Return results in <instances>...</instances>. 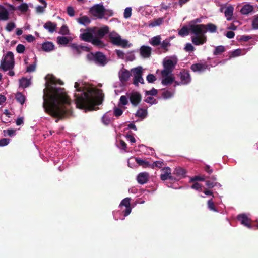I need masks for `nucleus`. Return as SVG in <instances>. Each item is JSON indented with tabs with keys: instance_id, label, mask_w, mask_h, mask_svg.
<instances>
[{
	"instance_id": "ea45409f",
	"label": "nucleus",
	"mask_w": 258,
	"mask_h": 258,
	"mask_svg": "<svg viewBox=\"0 0 258 258\" xmlns=\"http://www.w3.org/2000/svg\"><path fill=\"white\" fill-rule=\"evenodd\" d=\"M161 48L166 51L168 50V48L170 46V39H166L162 42H161Z\"/></svg>"
},
{
	"instance_id": "4be33fe9",
	"label": "nucleus",
	"mask_w": 258,
	"mask_h": 258,
	"mask_svg": "<svg viewBox=\"0 0 258 258\" xmlns=\"http://www.w3.org/2000/svg\"><path fill=\"white\" fill-rule=\"evenodd\" d=\"M152 48L150 46L143 45L140 49L141 56L144 58H149L151 53Z\"/></svg>"
},
{
	"instance_id": "5701e85b",
	"label": "nucleus",
	"mask_w": 258,
	"mask_h": 258,
	"mask_svg": "<svg viewBox=\"0 0 258 258\" xmlns=\"http://www.w3.org/2000/svg\"><path fill=\"white\" fill-rule=\"evenodd\" d=\"M113 119V115L112 112L109 111L106 112L102 117V122L105 125L109 124Z\"/></svg>"
},
{
	"instance_id": "423d86ee",
	"label": "nucleus",
	"mask_w": 258,
	"mask_h": 258,
	"mask_svg": "<svg viewBox=\"0 0 258 258\" xmlns=\"http://www.w3.org/2000/svg\"><path fill=\"white\" fill-rule=\"evenodd\" d=\"M177 58L175 55L167 56L164 58L163 61L164 69L161 71V75H167L168 74H171L177 63Z\"/></svg>"
},
{
	"instance_id": "052dcab7",
	"label": "nucleus",
	"mask_w": 258,
	"mask_h": 258,
	"mask_svg": "<svg viewBox=\"0 0 258 258\" xmlns=\"http://www.w3.org/2000/svg\"><path fill=\"white\" fill-rule=\"evenodd\" d=\"M205 179L204 176H196L190 178V181L194 182L195 181H204Z\"/></svg>"
},
{
	"instance_id": "774afa93",
	"label": "nucleus",
	"mask_w": 258,
	"mask_h": 258,
	"mask_svg": "<svg viewBox=\"0 0 258 258\" xmlns=\"http://www.w3.org/2000/svg\"><path fill=\"white\" fill-rule=\"evenodd\" d=\"M4 132L5 133V134H7L10 136H13L15 134V130H4Z\"/></svg>"
},
{
	"instance_id": "0eeeda50",
	"label": "nucleus",
	"mask_w": 258,
	"mask_h": 258,
	"mask_svg": "<svg viewBox=\"0 0 258 258\" xmlns=\"http://www.w3.org/2000/svg\"><path fill=\"white\" fill-rule=\"evenodd\" d=\"M109 37L111 43L114 45L124 48H128L132 45L127 40L122 39L121 36L115 31L111 32L109 34Z\"/></svg>"
},
{
	"instance_id": "9d476101",
	"label": "nucleus",
	"mask_w": 258,
	"mask_h": 258,
	"mask_svg": "<svg viewBox=\"0 0 258 258\" xmlns=\"http://www.w3.org/2000/svg\"><path fill=\"white\" fill-rule=\"evenodd\" d=\"M131 73L133 76V84L135 86H138L139 83H144V79L142 77L143 68L141 66L132 68L131 70Z\"/></svg>"
},
{
	"instance_id": "e433bc0d",
	"label": "nucleus",
	"mask_w": 258,
	"mask_h": 258,
	"mask_svg": "<svg viewBox=\"0 0 258 258\" xmlns=\"http://www.w3.org/2000/svg\"><path fill=\"white\" fill-rule=\"evenodd\" d=\"M15 98L17 102L21 104H23L26 100L25 96L20 92H17L15 95Z\"/></svg>"
},
{
	"instance_id": "b1692460",
	"label": "nucleus",
	"mask_w": 258,
	"mask_h": 258,
	"mask_svg": "<svg viewBox=\"0 0 258 258\" xmlns=\"http://www.w3.org/2000/svg\"><path fill=\"white\" fill-rule=\"evenodd\" d=\"M9 7H10V10L15 11L18 10L22 13H25L27 12L29 8L28 5L25 3H22L17 7H15L11 5H9Z\"/></svg>"
},
{
	"instance_id": "393cba45",
	"label": "nucleus",
	"mask_w": 258,
	"mask_h": 258,
	"mask_svg": "<svg viewBox=\"0 0 258 258\" xmlns=\"http://www.w3.org/2000/svg\"><path fill=\"white\" fill-rule=\"evenodd\" d=\"M149 178V174L146 172H142L138 174L137 177V180L139 183L144 184L146 183Z\"/></svg>"
},
{
	"instance_id": "9b49d317",
	"label": "nucleus",
	"mask_w": 258,
	"mask_h": 258,
	"mask_svg": "<svg viewBox=\"0 0 258 258\" xmlns=\"http://www.w3.org/2000/svg\"><path fill=\"white\" fill-rule=\"evenodd\" d=\"M90 12L94 17L102 19L105 16V9L102 3L95 4L90 8Z\"/></svg>"
},
{
	"instance_id": "09e8293b",
	"label": "nucleus",
	"mask_w": 258,
	"mask_h": 258,
	"mask_svg": "<svg viewBox=\"0 0 258 258\" xmlns=\"http://www.w3.org/2000/svg\"><path fill=\"white\" fill-rule=\"evenodd\" d=\"M206 185L210 188H212L214 186H219L220 187L221 185L220 183L216 182H213L210 181H207L206 182Z\"/></svg>"
},
{
	"instance_id": "f03ea898",
	"label": "nucleus",
	"mask_w": 258,
	"mask_h": 258,
	"mask_svg": "<svg viewBox=\"0 0 258 258\" xmlns=\"http://www.w3.org/2000/svg\"><path fill=\"white\" fill-rule=\"evenodd\" d=\"M75 103L77 108L86 111L96 110L102 102L101 91L90 85L78 80L74 86Z\"/></svg>"
},
{
	"instance_id": "603ef678",
	"label": "nucleus",
	"mask_w": 258,
	"mask_h": 258,
	"mask_svg": "<svg viewBox=\"0 0 258 258\" xmlns=\"http://www.w3.org/2000/svg\"><path fill=\"white\" fill-rule=\"evenodd\" d=\"M122 113L123 110L120 108L117 107L114 108V112L113 115L114 114L115 116L118 117L120 116L122 114Z\"/></svg>"
},
{
	"instance_id": "6e6d98bb",
	"label": "nucleus",
	"mask_w": 258,
	"mask_h": 258,
	"mask_svg": "<svg viewBox=\"0 0 258 258\" xmlns=\"http://www.w3.org/2000/svg\"><path fill=\"white\" fill-rule=\"evenodd\" d=\"M67 13L70 17H73L75 15V11L74 8L71 6H69L67 9Z\"/></svg>"
},
{
	"instance_id": "de8ad7c7",
	"label": "nucleus",
	"mask_w": 258,
	"mask_h": 258,
	"mask_svg": "<svg viewBox=\"0 0 258 258\" xmlns=\"http://www.w3.org/2000/svg\"><path fill=\"white\" fill-rule=\"evenodd\" d=\"M145 101L151 105L157 103L156 100L151 96H147V97L145 99Z\"/></svg>"
},
{
	"instance_id": "a19ab883",
	"label": "nucleus",
	"mask_w": 258,
	"mask_h": 258,
	"mask_svg": "<svg viewBox=\"0 0 258 258\" xmlns=\"http://www.w3.org/2000/svg\"><path fill=\"white\" fill-rule=\"evenodd\" d=\"M173 94L174 91L165 90L162 93V97L165 99H169L173 96Z\"/></svg>"
},
{
	"instance_id": "69168bd1",
	"label": "nucleus",
	"mask_w": 258,
	"mask_h": 258,
	"mask_svg": "<svg viewBox=\"0 0 258 258\" xmlns=\"http://www.w3.org/2000/svg\"><path fill=\"white\" fill-rule=\"evenodd\" d=\"M10 143V139L4 138L0 140V146H5Z\"/></svg>"
},
{
	"instance_id": "f8f14e48",
	"label": "nucleus",
	"mask_w": 258,
	"mask_h": 258,
	"mask_svg": "<svg viewBox=\"0 0 258 258\" xmlns=\"http://www.w3.org/2000/svg\"><path fill=\"white\" fill-rule=\"evenodd\" d=\"M202 22V18H197L189 22L188 27L190 30L191 36H198L200 30L198 26L202 25V24H197V23H201Z\"/></svg>"
},
{
	"instance_id": "49530a36",
	"label": "nucleus",
	"mask_w": 258,
	"mask_h": 258,
	"mask_svg": "<svg viewBox=\"0 0 258 258\" xmlns=\"http://www.w3.org/2000/svg\"><path fill=\"white\" fill-rule=\"evenodd\" d=\"M225 51V48L223 46H218L215 48L214 54L219 55Z\"/></svg>"
},
{
	"instance_id": "a211bd4d",
	"label": "nucleus",
	"mask_w": 258,
	"mask_h": 258,
	"mask_svg": "<svg viewBox=\"0 0 258 258\" xmlns=\"http://www.w3.org/2000/svg\"><path fill=\"white\" fill-rule=\"evenodd\" d=\"M12 11L10 10L9 8H6L2 5H0V21H6L9 18V13Z\"/></svg>"
},
{
	"instance_id": "e2e57ef3",
	"label": "nucleus",
	"mask_w": 258,
	"mask_h": 258,
	"mask_svg": "<svg viewBox=\"0 0 258 258\" xmlns=\"http://www.w3.org/2000/svg\"><path fill=\"white\" fill-rule=\"evenodd\" d=\"M184 49L188 52L193 51L195 50L194 47L190 43H187L185 46Z\"/></svg>"
},
{
	"instance_id": "dca6fc26",
	"label": "nucleus",
	"mask_w": 258,
	"mask_h": 258,
	"mask_svg": "<svg viewBox=\"0 0 258 258\" xmlns=\"http://www.w3.org/2000/svg\"><path fill=\"white\" fill-rule=\"evenodd\" d=\"M180 82L177 83V85H186L191 81V77L188 71H182L180 73Z\"/></svg>"
},
{
	"instance_id": "680f3d73",
	"label": "nucleus",
	"mask_w": 258,
	"mask_h": 258,
	"mask_svg": "<svg viewBox=\"0 0 258 258\" xmlns=\"http://www.w3.org/2000/svg\"><path fill=\"white\" fill-rule=\"evenodd\" d=\"M191 188L198 190L199 191H202V185L198 183H195L192 186Z\"/></svg>"
},
{
	"instance_id": "7c9ffc66",
	"label": "nucleus",
	"mask_w": 258,
	"mask_h": 258,
	"mask_svg": "<svg viewBox=\"0 0 258 258\" xmlns=\"http://www.w3.org/2000/svg\"><path fill=\"white\" fill-rule=\"evenodd\" d=\"M55 46L51 42L46 41L42 44V49L45 52H51L54 49Z\"/></svg>"
},
{
	"instance_id": "3c124183",
	"label": "nucleus",
	"mask_w": 258,
	"mask_h": 258,
	"mask_svg": "<svg viewBox=\"0 0 258 258\" xmlns=\"http://www.w3.org/2000/svg\"><path fill=\"white\" fill-rule=\"evenodd\" d=\"M59 33L62 35H68L69 33V30L68 27L66 25H63L60 30Z\"/></svg>"
},
{
	"instance_id": "c03bdc74",
	"label": "nucleus",
	"mask_w": 258,
	"mask_h": 258,
	"mask_svg": "<svg viewBox=\"0 0 258 258\" xmlns=\"http://www.w3.org/2000/svg\"><path fill=\"white\" fill-rule=\"evenodd\" d=\"M164 165L163 161L159 160L154 162L152 164H150V167L152 168L156 167L161 168Z\"/></svg>"
},
{
	"instance_id": "5fc2aeb1",
	"label": "nucleus",
	"mask_w": 258,
	"mask_h": 258,
	"mask_svg": "<svg viewBox=\"0 0 258 258\" xmlns=\"http://www.w3.org/2000/svg\"><path fill=\"white\" fill-rule=\"evenodd\" d=\"M252 25L253 29H258V15L253 17Z\"/></svg>"
},
{
	"instance_id": "1a4fd4ad",
	"label": "nucleus",
	"mask_w": 258,
	"mask_h": 258,
	"mask_svg": "<svg viewBox=\"0 0 258 258\" xmlns=\"http://www.w3.org/2000/svg\"><path fill=\"white\" fill-rule=\"evenodd\" d=\"M14 65V55L12 52H8L1 60L0 68L4 71H7L13 68Z\"/></svg>"
},
{
	"instance_id": "c9c22d12",
	"label": "nucleus",
	"mask_w": 258,
	"mask_h": 258,
	"mask_svg": "<svg viewBox=\"0 0 258 258\" xmlns=\"http://www.w3.org/2000/svg\"><path fill=\"white\" fill-rule=\"evenodd\" d=\"M30 84L31 81L30 79L22 78L19 80V86L23 88H25L28 87Z\"/></svg>"
},
{
	"instance_id": "bf43d9fd",
	"label": "nucleus",
	"mask_w": 258,
	"mask_h": 258,
	"mask_svg": "<svg viewBox=\"0 0 258 258\" xmlns=\"http://www.w3.org/2000/svg\"><path fill=\"white\" fill-rule=\"evenodd\" d=\"M15 27V24L13 22H10L7 24L6 29L7 31L10 32Z\"/></svg>"
},
{
	"instance_id": "f257e3e1",
	"label": "nucleus",
	"mask_w": 258,
	"mask_h": 258,
	"mask_svg": "<svg viewBox=\"0 0 258 258\" xmlns=\"http://www.w3.org/2000/svg\"><path fill=\"white\" fill-rule=\"evenodd\" d=\"M43 107L50 115L59 118L67 117L72 113L71 102L63 88L56 87L61 81L52 75L45 77Z\"/></svg>"
},
{
	"instance_id": "aec40b11",
	"label": "nucleus",
	"mask_w": 258,
	"mask_h": 258,
	"mask_svg": "<svg viewBox=\"0 0 258 258\" xmlns=\"http://www.w3.org/2000/svg\"><path fill=\"white\" fill-rule=\"evenodd\" d=\"M209 68V66L205 63H195L191 66V69L195 72H203Z\"/></svg>"
},
{
	"instance_id": "bb28decb",
	"label": "nucleus",
	"mask_w": 258,
	"mask_h": 258,
	"mask_svg": "<svg viewBox=\"0 0 258 258\" xmlns=\"http://www.w3.org/2000/svg\"><path fill=\"white\" fill-rule=\"evenodd\" d=\"M234 12V7L232 5L228 6L225 8L224 15L228 21L232 19Z\"/></svg>"
},
{
	"instance_id": "c85d7f7f",
	"label": "nucleus",
	"mask_w": 258,
	"mask_h": 258,
	"mask_svg": "<svg viewBox=\"0 0 258 258\" xmlns=\"http://www.w3.org/2000/svg\"><path fill=\"white\" fill-rule=\"evenodd\" d=\"M237 219L242 224L248 228H251V226L249 223V219L245 214H243L238 215Z\"/></svg>"
},
{
	"instance_id": "f704fd0d",
	"label": "nucleus",
	"mask_w": 258,
	"mask_h": 258,
	"mask_svg": "<svg viewBox=\"0 0 258 258\" xmlns=\"http://www.w3.org/2000/svg\"><path fill=\"white\" fill-rule=\"evenodd\" d=\"M161 37L160 35L153 37L149 40V43L153 46H156L160 44Z\"/></svg>"
},
{
	"instance_id": "7ed1b4c3",
	"label": "nucleus",
	"mask_w": 258,
	"mask_h": 258,
	"mask_svg": "<svg viewBox=\"0 0 258 258\" xmlns=\"http://www.w3.org/2000/svg\"><path fill=\"white\" fill-rule=\"evenodd\" d=\"M200 32L198 36H191V39L192 43L197 46L202 45L207 42L206 33L207 32L213 33L217 30V26L213 23L202 25L198 26Z\"/></svg>"
},
{
	"instance_id": "6e6552de",
	"label": "nucleus",
	"mask_w": 258,
	"mask_h": 258,
	"mask_svg": "<svg viewBox=\"0 0 258 258\" xmlns=\"http://www.w3.org/2000/svg\"><path fill=\"white\" fill-rule=\"evenodd\" d=\"M87 58L89 60L101 66H104L107 62L105 56L100 52L90 53L87 54Z\"/></svg>"
},
{
	"instance_id": "6ab92c4d",
	"label": "nucleus",
	"mask_w": 258,
	"mask_h": 258,
	"mask_svg": "<svg viewBox=\"0 0 258 258\" xmlns=\"http://www.w3.org/2000/svg\"><path fill=\"white\" fill-rule=\"evenodd\" d=\"M131 161H133V162H136L139 165L142 166L144 167H150V163L146 160H144L138 158H131L128 160V166L130 167H132V166H130V163Z\"/></svg>"
},
{
	"instance_id": "20e7f679",
	"label": "nucleus",
	"mask_w": 258,
	"mask_h": 258,
	"mask_svg": "<svg viewBox=\"0 0 258 258\" xmlns=\"http://www.w3.org/2000/svg\"><path fill=\"white\" fill-rule=\"evenodd\" d=\"M131 198H126L122 200L119 205L120 211L113 213V217L115 220H123L124 218L128 216L132 211L131 207Z\"/></svg>"
},
{
	"instance_id": "412c9836",
	"label": "nucleus",
	"mask_w": 258,
	"mask_h": 258,
	"mask_svg": "<svg viewBox=\"0 0 258 258\" xmlns=\"http://www.w3.org/2000/svg\"><path fill=\"white\" fill-rule=\"evenodd\" d=\"M185 173L186 172L183 169L180 167L176 168L173 173V175L176 176V177H174L173 180L178 181L184 177Z\"/></svg>"
},
{
	"instance_id": "37998d69",
	"label": "nucleus",
	"mask_w": 258,
	"mask_h": 258,
	"mask_svg": "<svg viewBox=\"0 0 258 258\" xmlns=\"http://www.w3.org/2000/svg\"><path fill=\"white\" fill-rule=\"evenodd\" d=\"M57 42L59 44L67 45L69 43V40L66 37L58 36L57 37Z\"/></svg>"
},
{
	"instance_id": "338daca9",
	"label": "nucleus",
	"mask_w": 258,
	"mask_h": 258,
	"mask_svg": "<svg viewBox=\"0 0 258 258\" xmlns=\"http://www.w3.org/2000/svg\"><path fill=\"white\" fill-rule=\"evenodd\" d=\"M118 147L120 149L124 150L125 151H126V144L123 140L120 141Z\"/></svg>"
},
{
	"instance_id": "4c0bfd02",
	"label": "nucleus",
	"mask_w": 258,
	"mask_h": 258,
	"mask_svg": "<svg viewBox=\"0 0 258 258\" xmlns=\"http://www.w3.org/2000/svg\"><path fill=\"white\" fill-rule=\"evenodd\" d=\"M163 18H159L150 22L148 26L151 27H156L160 25L163 23Z\"/></svg>"
},
{
	"instance_id": "4468645a",
	"label": "nucleus",
	"mask_w": 258,
	"mask_h": 258,
	"mask_svg": "<svg viewBox=\"0 0 258 258\" xmlns=\"http://www.w3.org/2000/svg\"><path fill=\"white\" fill-rule=\"evenodd\" d=\"M160 179L163 181H165L167 179L173 180L174 176L171 175V169L170 167H166L161 169Z\"/></svg>"
},
{
	"instance_id": "a18cd8bd",
	"label": "nucleus",
	"mask_w": 258,
	"mask_h": 258,
	"mask_svg": "<svg viewBox=\"0 0 258 258\" xmlns=\"http://www.w3.org/2000/svg\"><path fill=\"white\" fill-rule=\"evenodd\" d=\"M132 9L131 7L126 8L123 13L124 18L125 19H128L130 18L132 15Z\"/></svg>"
},
{
	"instance_id": "a878e982",
	"label": "nucleus",
	"mask_w": 258,
	"mask_h": 258,
	"mask_svg": "<svg viewBox=\"0 0 258 258\" xmlns=\"http://www.w3.org/2000/svg\"><path fill=\"white\" fill-rule=\"evenodd\" d=\"M71 47L73 49L74 53L77 54H80L81 53V50H84L86 51H89V47L82 45H78L76 44H72L71 45Z\"/></svg>"
},
{
	"instance_id": "39448f33",
	"label": "nucleus",
	"mask_w": 258,
	"mask_h": 258,
	"mask_svg": "<svg viewBox=\"0 0 258 258\" xmlns=\"http://www.w3.org/2000/svg\"><path fill=\"white\" fill-rule=\"evenodd\" d=\"M80 31V38L81 40L91 42L94 46L98 47H102L103 46L102 41L98 38H95L92 27L88 28L86 29H81Z\"/></svg>"
},
{
	"instance_id": "2f4dec72",
	"label": "nucleus",
	"mask_w": 258,
	"mask_h": 258,
	"mask_svg": "<svg viewBox=\"0 0 258 258\" xmlns=\"http://www.w3.org/2000/svg\"><path fill=\"white\" fill-rule=\"evenodd\" d=\"M253 11V6L250 4L244 5L240 10V13L243 15H248Z\"/></svg>"
},
{
	"instance_id": "4d7b16f0",
	"label": "nucleus",
	"mask_w": 258,
	"mask_h": 258,
	"mask_svg": "<svg viewBox=\"0 0 258 258\" xmlns=\"http://www.w3.org/2000/svg\"><path fill=\"white\" fill-rule=\"evenodd\" d=\"M157 93V90L154 88L152 89L151 90L146 91V96H154Z\"/></svg>"
},
{
	"instance_id": "864d4df0",
	"label": "nucleus",
	"mask_w": 258,
	"mask_h": 258,
	"mask_svg": "<svg viewBox=\"0 0 258 258\" xmlns=\"http://www.w3.org/2000/svg\"><path fill=\"white\" fill-rule=\"evenodd\" d=\"M208 207L211 211H213L215 212L217 211V210L214 207V202L212 199H210L208 201Z\"/></svg>"
},
{
	"instance_id": "72a5a7b5",
	"label": "nucleus",
	"mask_w": 258,
	"mask_h": 258,
	"mask_svg": "<svg viewBox=\"0 0 258 258\" xmlns=\"http://www.w3.org/2000/svg\"><path fill=\"white\" fill-rule=\"evenodd\" d=\"M76 20L79 24L85 26L89 24L91 22L90 19L87 16H83L77 18Z\"/></svg>"
},
{
	"instance_id": "c756f323",
	"label": "nucleus",
	"mask_w": 258,
	"mask_h": 258,
	"mask_svg": "<svg viewBox=\"0 0 258 258\" xmlns=\"http://www.w3.org/2000/svg\"><path fill=\"white\" fill-rule=\"evenodd\" d=\"M43 27L49 32L52 33L56 31L57 25L55 23L48 21L44 24Z\"/></svg>"
},
{
	"instance_id": "79ce46f5",
	"label": "nucleus",
	"mask_w": 258,
	"mask_h": 258,
	"mask_svg": "<svg viewBox=\"0 0 258 258\" xmlns=\"http://www.w3.org/2000/svg\"><path fill=\"white\" fill-rule=\"evenodd\" d=\"M147 111L144 109H139L136 113V115L138 117L144 118L147 116Z\"/></svg>"
},
{
	"instance_id": "473e14b6",
	"label": "nucleus",
	"mask_w": 258,
	"mask_h": 258,
	"mask_svg": "<svg viewBox=\"0 0 258 258\" xmlns=\"http://www.w3.org/2000/svg\"><path fill=\"white\" fill-rule=\"evenodd\" d=\"M162 76L163 77L162 84L165 86L171 84L174 80V78L172 76V74L167 75H162Z\"/></svg>"
},
{
	"instance_id": "f3484780",
	"label": "nucleus",
	"mask_w": 258,
	"mask_h": 258,
	"mask_svg": "<svg viewBox=\"0 0 258 258\" xmlns=\"http://www.w3.org/2000/svg\"><path fill=\"white\" fill-rule=\"evenodd\" d=\"M120 81L122 83L126 82L131 76V71L122 68L118 73Z\"/></svg>"
},
{
	"instance_id": "8fccbe9b",
	"label": "nucleus",
	"mask_w": 258,
	"mask_h": 258,
	"mask_svg": "<svg viewBox=\"0 0 258 258\" xmlns=\"http://www.w3.org/2000/svg\"><path fill=\"white\" fill-rule=\"evenodd\" d=\"M128 97L127 96H121L119 99V105H126L128 103Z\"/></svg>"
},
{
	"instance_id": "ddd939ff",
	"label": "nucleus",
	"mask_w": 258,
	"mask_h": 258,
	"mask_svg": "<svg viewBox=\"0 0 258 258\" xmlns=\"http://www.w3.org/2000/svg\"><path fill=\"white\" fill-rule=\"evenodd\" d=\"M94 31V34L95 38L99 40L103 38V37L108 33L109 28L107 26H104L99 28L97 27H92Z\"/></svg>"
},
{
	"instance_id": "2eb2a0df",
	"label": "nucleus",
	"mask_w": 258,
	"mask_h": 258,
	"mask_svg": "<svg viewBox=\"0 0 258 258\" xmlns=\"http://www.w3.org/2000/svg\"><path fill=\"white\" fill-rule=\"evenodd\" d=\"M131 103L134 106H137L141 101V95L137 92H133L127 94Z\"/></svg>"
},
{
	"instance_id": "13d9d810",
	"label": "nucleus",
	"mask_w": 258,
	"mask_h": 258,
	"mask_svg": "<svg viewBox=\"0 0 258 258\" xmlns=\"http://www.w3.org/2000/svg\"><path fill=\"white\" fill-rule=\"evenodd\" d=\"M25 49V46L22 44H18L16 47L17 52L19 53H22Z\"/></svg>"
},
{
	"instance_id": "58836bf2",
	"label": "nucleus",
	"mask_w": 258,
	"mask_h": 258,
	"mask_svg": "<svg viewBox=\"0 0 258 258\" xmlns=\"http://www.w3.org/2000/svg\"><path fill=\"white\" fill-rule=\"evenodd\" d=\"M190 30L189 27L183 26L178 32V34L182 37H184L188 35Z\"/></svg>"
},
{
	"instance_id": "cd10ccee",
	"label": "nucleus",
	"mask_w": 258,
	"mask_h": 258,
	"mask_svg": "<svg viewBox=\"0 0 258 258\" xmlns=\"http://www.w3.org/2000/svg\"><path fill=\"white\" fill-rule=\"evenodd\" d=\"M250 48L247 49H237L231 52L230 57H236L240 55H245L249 51Z\"/></svg>"
},
{
	"instance_id": "0e129e2a",
	"label": "nucleus",
	"mask_w": 258,
	"mask_h": 258,
	"mask_svg": "<svg viewBox=\"0 0 258 258\" xmlns=\"http://www.w3.org/2000/svg\"><path fill=\"white\" fill-rule=\"evenodd\" d=\"M147 80L149 83H153L156 80L155 76L153 74H149L147 76Z\"/></svg>"
}]
</instances>
